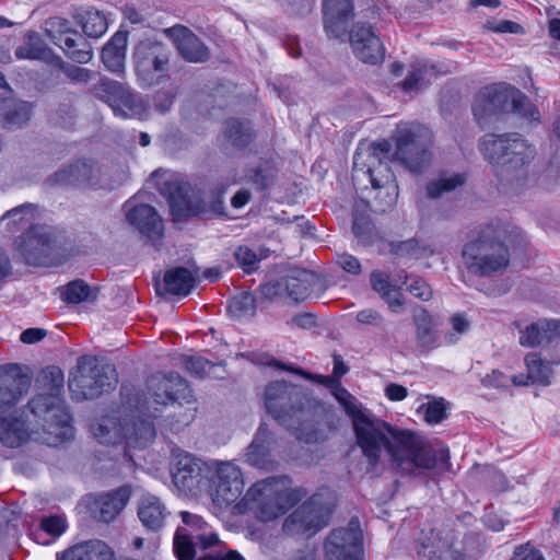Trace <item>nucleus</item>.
Instances as JSON below:
<instances>
[{
	"instance_id": "1",
	"label": "nucleus",
	"mask_w": 560,
	"mask_h": 560,
	"mask_svg": "<svg viewBox=\"0 0 560 560\" xmlns=\"http://www.w3.org/2000/svg\"><path fill=\"white\" fill-rule=\"evenodd\" d=\"M357 445L370 466L375 467L384 452L402 475L418 476L444 467L450 460L447 447L435 448L424 436L376 418H358L353 428Z\"/></svg>"
},
{
	"instance_id": "2",
	"label": "nucleus",
	"mask_w": 560,
	"mask_h": 560,
	"mask_svg": "<svg viewBox=\"0 0 560 560\" xmlns=\"http://www.w3.org/2000/svg\"><path fill=\"white\" fill-rule=\"evenodd\" d=\"M63 382L58 366L50 365L39 372L36 385L42 393L28 401L20 418H0V439L5 446H20L27 439L32 424L61 440L72 435V417L61 398Z\"/></svg>"
},
{
	"instance_id": "3",
	"label": "nucleus",
	"mask_w": 560,
	"mask_h": 560,
	"mask_svg": "<svg viewBox=\"0 0 560 560\" xmlns=\"http://www.w3.org/2000/svg\"><path fill=\"white\" fill-rule=\"evenodd\" d=\"M149 397L133 387L121 386L120 396L124 409L130 415L122 417L117 427V433L128 446L145 447L155 438L154 424L151 418H156L159 406H167L180 398H186L190 392L189 385L179 374L156 373L147 381Z\"/></svg>"
},
{
	"instance_id": "4",
	"label": "nucleus",
	"mask_w": 560,
	"mask_h": 560,
	"mask_svg": "<svg viewBox=\"0 0 560 560\" xmlns=\"http://www.w3.org/2000/svg\"><path fill=\"white\" fill-rule=\"evenodd\" d=\"M170 470L172 481L180 493L188 497L206 493L220 509L234 503L244 489L242 472L237 466L232 463H220L213 469L184 450L172 451Z\"/></svg>"
},
{
	"instance_id": "5",
	"label": "nucleus",
	"mask_w": 560,
	"mask_h": 560,
	"mask_svg": "<svg viewBox=\"0 0 560 560\" xmlns=\"http://www.w3.org/2000/svg\"><path fill=\"white\" fill-rule=\"evenodd\" d=\"M265 407L299 441L310 444L324 439L315 428L313 402L300 386L285 381L271 382L265 389Z\"/></svg>"
},
{
	"instance_id": "6",
	"label": "nucleus",
	"mask_w": 560,
	"mask_h": 560,
	"mask_svg": "<svg viewBox=\"0 0 560 560\" xmlns=\"http://www.w3.org/2000/svg\"><path fill=\"white\" fill-rule=\"evenodd\" d=\"M478 149L497 176L508 183L523 178L536 154L534 147L517 132L486 133L479 139Z\"/></svg>"
},
{
	"instance_id": "7",
	"label": "nucleus",
	"mask_w": 560,
	"mask_h": 560,
	"mask_svg": "<svg viewBox=\"0 0 560 560\" xmlns=\"http://www.w3.org/2000/svg\"><path fill=\"white\" fill-rule=\"evenodd\" d=\"M288 476L269 477L255 482L237 503L240 512L254 510L261 522H270L284 515L307 495L304 487H291Z\"/></svg>"
},
{
	"instance_id": "8",
	"label": "nucleus",
	"mask_w": 560,
	"mask_h": 560,
	"mask_svg": "<svg viewBox=\"0 0 560 560\" xmlns=\"http://www.w3.org/2000/svg\"><path fill=\"white\" fill-rule=\"evenodd\" d=\"M462 258L467 271L477 277H491L504 271L510 264L509 248L493 226H486L466 243Z\"/></svg>"
},
{
	"instance_id": "9",
	"label": "nucleus",
	"mask_w": 560,
	"mask_h": 560,
	"mask_svg": "<svg viewBox=\"0 0 560 560\" xmlns=\"http://www.w3.org/2000/svg\"><path fill=\"white\" fill-rule=\"evenodd\" d=\"M163 190L168 197L171 213L176 222L195 217L208 219L210 213L215 215L225 214L223 195L226 187L224 185L217 186L211 191L212 200L209 205L201 198L194 197L190 184L184 180L166 182Z\"/></svg>"
},
{
	"instance_id": "10",
	"label": "nucleus",
	"mask_w": 560,
	"mask_h": 560,
	"mask_svg": "<svg viewBox=\"0 0 560 560\" xmlns=\"http://www.w3.org/2000/svg\"><path fill=\"white\" fill-rule=\"evenodd\" d=\"M334 508V492L320 489L284 520L282 530L290 536L312 537L328 525Z\"/></svg>"
},
{
	"instance_id": "11",
	"label": "nucleus",
	"mask_w": 560,
	"mask_h": 560,
	"mask_svg": "<svg viewBox=\"0 0 560 560\" xmlns=\"http://www.w3.org/2000/svg\"><path fill=\"white\" fill-rule=\"evenodd\" d=\"M118 374L112 363L82 355L77 362V373L69 377L68 387L77 400L94 399L116 387Z\"/></svg>"
},
{
	"instance_id": "12",
	"label": "nucleus",
	"mask_w": 560,
	"mask_h": 560,
	"mask_svg": "<svg viewBox=\"0 0 560 560\" xmlns=\"http://www.w3.org/2000/svg\"><path fill=\"white\" fill-rule=\"evenodd\" d=\"M392 144L387 140L376 141L364 151L355 152L353 156V176L361 172L369 177L374 189H386L387 194L394 195L389 203H393L397 196V184L394 172L389 167Z\"/></svg>"
},
{
	"instance_id": "13",
	"label": "nucleus",
	"mask_w": 560,
	"mask_h": 560,
	"mask_svg": "<svg viewBox=\"0 0 560 560\" xmlns=\"http://www.w3.org/2000/svg\"><path fill=\"white\" fill-rule=\"evenodd\" d=\"M15 244L25 262L31 266H59L68 257L67 248L44 225L31 228L19 236Z\"/></svg>"
},
{
	"instance_id": "14",
	"label": "nucleus",
	"mask_w": 560,
	"mask_h": 560,
	"mask_svg": "<svg viewBox=\"0 0 560 560\" xmlns=\"http://www.w3.org/2000/svg\"><path fill=\"white\" fill-rule=\"evenodd\" d=\"M183 526L174 536V552L178 560H197V548L201 551L220 542L218 535L203 518L187 511L180 512Z\"/></svg>"
},
{
	"instance_id": "15",
	"label": "nucleus",
	"mask_w": 560,
	"mask_h": 560,
	"mask_svg": "<svg viewBox=\"0 0 560 560\" xmlns=\"http://www.w3.org/2000/svg\"><path fill=\"white\" fill-rule=\"evenodd\" d=\"M432 135L418 126L400 129L396 137V150L390 156L412 173H421L431 162Z\"/></svg>"
},
{
	"instance_id": "16",
	"label": "nucleus",
	"mask_w": 560,
	"mask_h": 560,
	"mask_svg": "<svg viewBox=\"0 0 560 560\" xmlns=\"http://www.w3.org/2000/svg\"><path fill=\"white\" fill-rule=\"evenodd\" d=\"M171 51L167 46L156 39L140 40L132 52V60L138 79L144 86L159 83L166 77Z\"/></svg>"
},
{
	"instance_id": "17",
	"label": "nucleus",
	"mask_w": 560,
	"mask_h": 560,
	"mask_svg": "<svg viewBox=\"0 0 560 560\" xmlns=\"http://www.w3.org/2000/svg\"><path fill=\"white\" fill-rule=\"evenodd\" d=\"M327 560H362L363 535L358 520H351L347 527L332 529L326 538Z\"/></svg>"
},
{
	"instance_id": "18",
	"label": "nucleus",
	"mask_w": 560,
	"mask_h": 560,
	"mask_svg": "<svg viewBox=\"0 0 560 560\" xmlns=\"http://www.w3.org/2000/svg\"><path fill=\"white\" fill-rule=\"evenodd\" d=\"M130 498V487L121 486L107 492L86 494L81 503L92 520L109 524L122 512Z\"/></svg>"
},
{
	"instance_id": "19",
	"label": "nucleus",
	"mask_w": 560,
	"mask_h": 560,
	"mask_svg": "<svg viewBox=\"0 0 560 560\" xmlns=\"http://www.w3.org/2000/svg\"><path fill=\"white\" fill-rule=\"evenodd\" d=\"M127 222L153 247L160 248L164 237V224L154 207L131 200L124 205Z\"/></svg>"
},
{
	"instance_id": "20",
	"label": "nucleus",
	"mask_w": 560,
	"mask_h": 560,
	"mask_svg": "<svg viewBox=\"0 0 560 560\" xmlns=\"http://www.w3.org/2000/svg\"><path fill=\"white\" fill-rule=\"evenodd\" d=\"M349 42L353 55L362 62L378 65L384 61V44L371 24L354 23L349 31Z\"/></svg>"
},
{
	"instance_id": "21",
	"label": "nucleus",
	"mask_w": 560,
	"mask_h": 560,
	"mask_svg": "<svg viewBox=\"0 0 560 560\" xmlns=\"http://www.w3.org/2000/svg\"><path fill=\"white\" fill-rule=\"evenodd\" d=\"M512 89L509 84H492L480 89L472 103V114L481 127L491 117L508 109L512 100Z\"/></svg>"
},
{
	"instance_id": "22",
	"label": "nucleus",
	"mask_w": 560,
	"mask_h": 560,
	"mask_svg": "<svg viewBox=\"0 0 560 560\" xmlns=\"http://www.w3.org/2000/svg\"><path fill=\"white\" fill-rule=\"evenodd\" d=\"M30 384V377L21 373L18 364L0 366V412L15 406L27 393Z\"/></svg>"
},
{
	"instance_id": "23",
	"label": "nucleus",
	"mask_w": 560,
	"mask_h": 560,
	"mask_svg": "<svg viewBox=\"0 0 560 560\" xmlns=\"http://www.w3.org/2000/svg\"><path fill=\"white\" fill-rule=\"evenodd\" d=\"M96 173L97 170L92 160H77L49 175L44 180V185L50 188L79 187L90 184L95 178Z\"/></svg>"
},
{
	"instance_id": "24",
	"label": "nucleus",
	"mask_w": 560,
	"mask_h": 560,
	"mask_svg": "<svg viewBox=\"0 0 560 560\" xmlns=\"http://www.w3.org/2000/svg\"><path fill=\"white\" fill-rule=\"evenodd\" d=\"M353 18V0H323L324 30L329 38H342L347 33L348 22Z\"/></svg>"
},
{
	"instance_id": "25",
	"label": "nucleus",
	"mask_w": 560,
	"mask_h": 560,
	"mask_svg": "<svg viewBox=\"0 0 560 560\" xmlns=\"http://www.w3.org/2000/svg\"><path fill=\"white\" fill-rule=\"evenodd\" d=\"M458 520H447L436 533L433 532L434 545H438L439 549H444L450 560H477L476 548L470 547L466 541H463L460 547L457 546L456 522Z\"/></svg>"
},
{
	"instance_id": "26",
	"label": "nucleus",
	"mask_w": 560,
	"mask_h": 560,
	"mask_svg": "<svg viewBox=\"0 0 560 560\" xmlns=\"http://www.w3.org/2000/svg\"><path fill=\"white\" fill-rule=\"evenodd\" d=\"M175 34L176 48L179 55L188 62H205L209 58V50L201 39L188 27L176 25L168 30Z\"/></svg>"
},
{
	"instance_id": "27",
	"label": "nucleus",
	"mask_w": 560,
	"mask_h": 560,
	"mask_svg": "<svg viewBox=\"0 0 560 560\" xmlns=\"http://www.w3.org/2000/svg\"><path fill=\"white\" fill-rule=\"evenodd\" d=\"M196 284V276L186 267L167 269L163 277V285L156 287L158 294L187 296Z\"/></svg>"
},
{
	"instance_id": "28",
	"label": "nucleus",
	"mask_w": 560,
	"mask_h": 560,
	"mask_svg": "<svg viewBox=\"0 0 560 560\" xmlns=\"http://www.w3.org/2000/svg\"><path fill=\"white\" fill-rule=\"evenodd\" d=\"M127 43L128 33L118 31L103 47L101 57L108 71L117 74L125 71Z\"/></svg>"
},
{
	"instance_id": "29",
	"label": "nucleus",
	"mask_w": 560,
	"mask_h": 560,
	"mask_svg": "<svg viewBox=\"0 0 560 560\" xmlns=\"http://www.w3.org/2000/svg\"><path fill=\"white\" fill-rule=\"evenodd\" d=\"M57 560H113V552L104 541L92 539L68 548Z\"/></svg>"
},
{
	"instance_id": "30",
	"label": "nucleus",
	"mask_w": 560,
	"mask_h": 560,
	"mask_svg": "<svg viewBox=\"0 0 560 560\" xmlns=\"http://www.w3.org/2000/svg\"><path fill=\"white\" fill-rule=\"evenodd\" d=\"M137 513L141 524L151 532L160 530L164 526L168 514L164 503L154 495L142 498Z\"/></svg>"
},
{
	"instance_id": "31",
	"label": "nucleus",
	"mask_w": 560,
	"mask_h": 560,
	"mask_svg": "<svg viewBox=\"0 0 560 560\" xmlns=\"http://www.w3.org/2000/svg\"><path fill=\"white\" fill-rule=\"evenodd\" d=\"M224 138L237 150L246 149L256 138L248 119L229 118L224 121Z\"/></svg>"
},
{
	"instance_id": "32",
	"label": "nucleus",
	"mask_w": 560,
	"mask_h": 560,
	"mask_svg": "<svg viewBox=\"0 0 560 560\" xmlns=\"http://www.w3.org/2000/svg\"><path fill=\"white\" fill-rule=\"evenodd\" d=\"M413 325L416 327V338L420 348L430 351L436 347L438 336L434 329L433 318L430 313L417 306L412 312Z\"/></svg>"
},
{
	"instance_id": "33",
	"label": "nucleus",
	"mask_w": 560,
	"mask_h": 560,
	"mask_svg": "<svg viewBox=\"0 0 560 560\" xmlns=\"http://www.w3.org/2000/svg\"><path fill=\"white\" fill-rule=\"evenodd\" d=\"M31 117V106L27 102L13 98L0 101V122L5 127H21Z\"/></svg>"
},
{
	"instance_id": "34",
	"label": "nucleus",
	"mask_w": 560,
	"mask_h": 560,
	"mask_svg": "<svg viewBox=\"0 0 560 560\" xmlns=\"http://www.w3.org/2000/svg\"><path fill=\"white\" fill-rule=\"evenodd\" d=\"M14 54L18 59L47 61L52 51L37 32L28 31L24 36L23 44L15 49Z\"/></svg>"
},
{
	"instance_id": "35",
	"label": "nucleus",
	"mask_w": 560,
	"mask_h": 560,
	"mask_svg": "<svg viewBox=\"0 0 560 560\" xmlns=\"http://www.w3.org/2000/svg\"><path fill=\"white\" fill-rule=\"evenodd\" d=\"M285 285V294L294 301L305 300L310 293L314 282V275L307 270H293L283 278Z\"/></svg>"
},
{
	"instance_id": "36",
	"label": "nucleus",
	"mask_w": 560,
	"mask_h": 560,
	"mask_svg": "<svg viewBox=\"0 0 560 560\" xmlns=\"http://www.w3.org/2000/svg\"><path fill=\"white\" fill-rule=\"evenodd\" d=\"M467 176L465 173H451L443 171L438 178L427 184V196L431 199H438L444 194L454 191L466 184Z\"/></svg>"
},
{
	"instance_id": "37",
	"label": "nucleus",
	"mask_w": 560,
	"mask_h": 560,
	"mask_svg": "<svg viewBox=\"0 0 560 560\" xmlns=\"http://www.w3.org/2000/svg\"><path fill=\"white\" fill-rule=\"evenodd\" d=\"M269 439V431L261 424L252 443L247 447L246 452V462L257 468L265 469L268 467L269 460V451L266 445Z\"/></svg>"
},
{
	"instance_id": "38",
	"label": "nucleus",
	"mask_w": 560,
	"mask_h": 560,
	"mask_svg": "<svg viewBox=\"0 0 560 560\" xmlns=\"http://www.w3.org/2000/svg\"><path fill=\"white\" fill-rule=\"evenodd\" d=\"M59 47L67 58L77 63H88L93 56L90 43L78 31L67 35Z\"/></svg>"
},
{
	"instance_id": "39",
	"label": "nucleus",
	"mask_w": 560,
	"mask_h": 560,
	"mask_svg": "<svg viewBox=\"0 0 560 560\" xmlns=\"http://www.w3.org/2000/svg\"><path fill=\"white\" fill-rule=\"evenodd\" d=\"M37 215V207L33 203H24L9 210L2 221L8 220V230L10 232L28 231L38 224H34Z\"/></svg>"
},
{
	"instance_id": "40",
	"label": "nucleus",
	"mask_w": 560,
	"mask_h": 560,
	"mask_svg": "<svg viewBox=\"0 0 560 560\" xmlns=\"http://www.w3.org/2000/svg\"><path fill=\"white\" fill-rule=\"evenodd\" d=\"M245 177L257 190H266L276 184L278 178V168L272 161L266 160L257 166L246 171Z\"/></svg>"
},
{
	"instance_id": "41",
	"label": "nucleus",
	"mask_w": 560,
	"mask_h": 560,
	"mask_svg": "<svg viewBox=\"0 0 560 560\" xmlns=\"http://www.w3.org/2000/svg\"><path fill=\"white\" fill-rule=\"evenodd\" d=\"M109 106L116 116L122 118L140 117L145 110L140 96L126 89Z\"/></svg>"
},
{
	"instance_id": "42",
	"label": "nucleus",
	"mask_w": 560,
	"mask_h": 560,
	"mask_svg": "<svg viewBox=\"0 0 560 560\" xmlns=\"http://www.w3.org/2000/svg\"><path fill=\"white\" fill-rule=\"evenodd\" d=\"M389 253L402 258L421 259L434 254V249L417 238H409L401 242H390Z\"/></svg>"
},
{
	"instance_id": "43",
	"label": "nucleus",
	"mask_w": 560,
	"mask_h": 560,
	"mask_svg": "<svg viewBox=\"0 0 560 560\" xmlns=\"http://www.w3.org/2000/svg\"><path fill=\"white\" fill-rule=\"evenodd\" d=\"M77 23L82 27L83 33L91 38L103 36L108 27L107 20L97 10H86L74 16Z\"/></svg>"
},
{
	"instance_id": "44",
	"label": "nucleus",
	"mask_w": 560,
	"mask_h": 560,
	"mask_svg": "<svg viewBox=\"0 0 560 560\" xmlns=\"http://www.w3.org/2000/svg\"><path fill=\"white\" fill-rule=\"evenodd\" d=\"M525 364L527 368L526 378L530 381V384H537L540 386H548L550 384L552 369L548 363H545L541 360L539 353H527L525 357Z\"/></svg>"
},
{
	"instance_id": "45",
	"label": "nucleus",
	"mask_w": 560,
	"mask_h": 560,
	"mask_svg": "<svg viewBox=\"0 0 560 560\" xmlns=\"http://www.w3.org/2000/svg\"><path fill=\"white\" fill-rule=\"evenodd\" d=\"M61 298L69 304L93 302L97 298V290L92 289L85 281L77 279L70 281L61 291Z\"/></svg>"
},
{
	"instance_id": "46",
	"label": "nucleus",
	"mask_w": 560,
	"mask_h": 560,
	"mask_svg": "<svg viewBox=\"0 0 560 560\" xmlns=\"http://www.w3.org/2000/svg\"><path fill=\"white\" fill-rule=\"evenodd\" d=\"M256 298L250 292H242L229 300L228 311L236 319L252 318L256 315Z\"/></svg>"
},
{
	"instance_id": "47",
	"label": "nucleus",
	"mask_w": 560,
	"mask_h": 560,
	"mask_svg": "<svg viewBox=\"0 0 560 560\" xmlns=\"http://www.w3.org/2000/svg\"><path fill=\"white\" fill-rule=\"evenodd\" d=\"M512 110L521 118L529 122H540V112L537 106L521 91L512 89V100L510 101Z\"/></svg>"
},
{
	"instance_id": "48",
	"label": "nucleus",
	"mask_w": 560,
	"mask_h": 560,
	"mask_svg": "<svg viewBox=\"0 0 560 560\" xmlns=\"http://www.w3.org/2000/svg\"><path fill=\"white\" fill-rule=\"evenodd\" d=\"M74 32L75 30L71 28L70 22L65 18L52 16L45 21V33L57 46H61L65 37Z\"/></svg>"
},
{
	"instance_id": "49",
	"label": "nucleus",
	"mask_w": 560,
	"mask_h": 560,
	"mask_svg": "<svg viewBox=\"0 0 560 560\" xmlns=\"http://www.w3.org/2000/svg\"><path fill=\"white\" fill-rule=\"evenodd\" d=\"M124 90L125 88L120 83L108 78H101L92 89L94 95L108 105H110Z\"/></svg>"
},
{
	"instance_id": "50",
	"label": "nucleus",
	"mask_w": 560,
	"mask_h": 560,
	"mask_svg": "<svg viewBox=\"0 0 560 560\" xmlns=\"http://www.w3.org/2000/svg\"><path fill=\"white\" fill-rule=\"evenodd\" d=\"M404 284L410 294L421 301H429L433 296V291L430 284L420 276L406 275Z\"/></svg>"
},
{
	"instance_id": "51",
	"label": "nucleus",
	"mask_w": 560,
	"mask_h": 560,
	"mask_svg": "<svg viewBox=\"0 0 560 560\" xmlns=\"http://www.w3.org/2000/svg\"><path fill=\"white\" fill-rule=\"evenodd\" d=\"M352 232L364 244H371L374 240V225L368 214L355 213L353 217Z\"/></svg>"
},
{
	"instance_id": "52",
	"label": "nucleus",
	"mask_w": 560,
	"mask_h": 560,
	"mask_svg": "<svg viewBox=\"0 0 560 560\" xmlns=\"http://www.w3.org/2000/svg\"><path fill=\"white\" fill-rule=\"evenodd\" d=\"M180 363L184 369L194 376L205 377L214 364L202 357L186 355L180 357Z\"/></svg>"
},
{
	"instance_id": "53",
	"label": "nucleus",
	"mask_w": 560,
	"mask_h": 560,
	"mask_svg": "<svg viewBox=\"0 0 560 560\" xmlns=\"http://www.w3.org/2000/svg\"><path fill=\"white\" fill-rule=\"evenodd\" d=\"M235 261L240 268L244 270L246 273H252L258 269V264L260 261L256 252H254L248 246L242 245L238 246L233 254Z\"/></svg>"
},
{
	"instance_id": "54",
	"label": "nucleus",
	"mask_w": 560,
	"mask_h": 560,
	"mask_svg": "<svg viewBox=\"0 0 560 560\" xmlns=\"http://www.w3.org/2000/svg\"><path fill=\"white\" fill-rule=\"evenodd\" d=\"M67 529L66 518L59 515H49L42 518L39 524V535L40 533L47 534L52 538L59 537Z\"/></svg>"
},
{
	"instance_id": "55",
	"label": "nucleus",
	"mask_w": 560,
	"mask_h": 560,
	"mask_svg": "<svg viewBox=\"0 0 560 560\" xmlns=\"http://www.w3.org/2000/svg\"><path fill=\"white\" fill-rule=\"evenodd\" d=\"M450 323L452 326V332H447L444 335V341L447 345L455 343L459 336L466 334L470 328V323L465 316V314L456 313L450 318Z\"/></svg>"
},
{
	"instance_id": "56",
	"label": "nucleus",
	"mask_w": 560,
	"mask_h": 560,
	"mask_svg": "<svg viewBox=\"0 0 560 560\" xmlns=\"http://www.w3.org/2000/svg\"><path fill=\"white\" fill-rule=\"evenodd\" d=\"M371 288L382 298L386 299L389 291H395L388 273L381 270H373L370 275Z\"/></svg>"
},
{
	"instance_id": "57",
	"label": "nucleus",
	"mask_w": 560,
	"mask_h": 560,
	"mask_svg": "<svg viewBox=\"0 0 560 560\" xmlns=\"http://www.w3.org/2000/svg\"><path fill=\"white\" fill-rule=\"evenodd\" d=\"M439 528H432L430 532V537H427L428 542H422L421 549L418 550V559L419 560H445L443 555H447L444 549H439L438 545H434V534L433 532H438Z\"/></svg>"
},
{
	"instance_id": "58",
	"label": "nucleus",
	"mask_w": 560,
	"mask_h": 560,
	"mask_svg": "<svg viewBox=\"0 0 560 560\" xmlns=\"http://www.w3.org/2000/svg\"><path fill=\"white\" fill-rule=\"evenodd\" d=\"M545 327L541 329L538 324H530L521 331L520 343L526 347H537L546 338Z\"/></svg>"
},
{
	"instance_id": "59",
	"label": "nucleus",
	"mask_w": 560,
	"mask_h": 560,
	"mask_svg": "<svg viewBox=\"0 0 560 560\" xmlns=\"http://www.w3.org/2000/svg\"><path fill=\"white\" fill-rule=\"evenodd\" d=\"M59 60V69L72 82H88L91 80L93 75V72L91 70L86 68H81L72 63H68L61 59Z\"/></svg>"
},
{
	"instance_id": "60",
	"label": "nucleus",
	"mask_w": 560,
	"mask_h": 560,
	"mask_svg": "<svg viewBox=\"0 0 560 560\" xmlns=\"http://www.w3.org/2000/svg\"><path fill=\"white\" fill-rule=\"evenodd\" d=\"M420 409L424 410V420L430 424L440 423L446 418V409L442 400L422 405Z\"/></svg>"
},
{
	"instance_id": "61",
	"label": "nucleus",
	"mask_w": 560,
	"mask_h": 560,
	"mask_svg": "<svg viewBox=\"0 0 560 560\" xmlns=\"http://www.w3.org/2000/svg\"><path fill=\"white\" fill-rule=\"evenodd\" d=\"M259 291L261 295L269 301H275L287 295L283 278L260 284Z\"/></svg>"
},
{
	"instance_id": "62",
	"label": "nucleus",
	"mask_w": 560,
	"mask_h": 560,
	"mask_svg": "<svg viewBox=\"0 0 560 560\" xmlns=\"http://www.w3.org/2000/svg\"><path fill=\"white\" fill-rule=\"evenodd\" d=\"M74 115L75 109L72 105L61 104L52 115L51 119L55 125H58L62 128H69L73 124Z\"/></svg>"
},
{
	"instance_id": "63",
	"label": "nucleus",
	"mask_w": 560,
	"mask_h": 560,
	"mask_svg": "<svg viewBox=\"0 0 560 560\" xmlns=\"http://www.w3.org/2000/svg\"><path fill=\"white\" fill-rule=\"evenodd\" d=\"M355 318L360 324L370 325L376 328H382L385 324V318L382 313L374 308H364L358 312Z\"/></svg>"
},
{
	"instance_id": "64",
	"label": "nucleus",
	"mask_w": 560,
	"mask_h": 560,
	"mask_svg": "<svg viewBox=\"0 0 560 560\" xmlns=\"http://www.w3.org/2000/svg\"><path fill=\"white\" fill-rule=\"evenodd\" d=\"M481 384L488 388H506L509 386V377L500 370H493L481 378Z\"/></svg>"
}]
</instances>
